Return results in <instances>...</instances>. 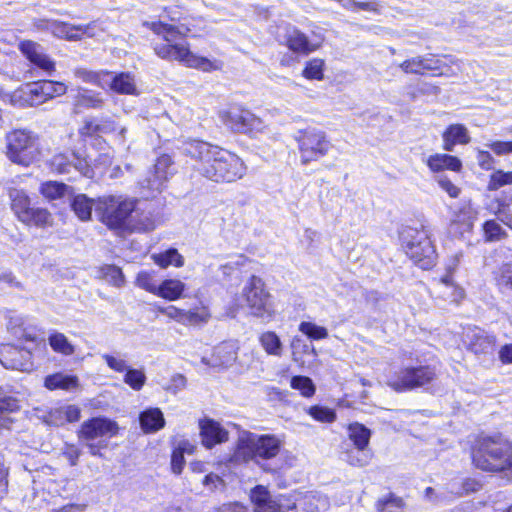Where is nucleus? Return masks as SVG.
<instances>
[{
	"instance_id": "64",
	"label": "nucleus",
	"mask_w": 512,
	"mask_h": 512,
	"mask_svg": "<svg viewBox=\"0 0 512 512\" xmlns=\"http://www.w3.org/2000/svg\"><path fill=\"white\" fill-rule=\"evenodd\" d=\"M436 182L450 197L457 198L460 194V189L454 185L446 176H437Z\"/></svg>"
},
{
	"instance_id": "3",
	"label": "nucleus",
	"mask_w": 512,
	"mask_h": 512,
	"mask_svg": "<svg viewBox=\"0 0 512 512\" xmlns=\"http://www.w3.org/2000/svg\"><path fill=\"white\" fill-rule=\"evenodd\" d=\"M472 461L483 471L507 470L512 467V444L501 434L479 436L472 449Z\"/></svg>"
},
{
	"instance_id": "33",
	"label": "nucleus",
	"mask_w": 512,
	"mask_h": 512,
	"mask_svg": "<svg viewBox=\"0 0 512 512\" xmlns=\"http://www.w3.org/2000/svg\"><path fill=\"white\" fill-rule=\"evenodd\" d=\"M186 284L178 279H166L159 284V290L156 296L168 301H174L183 296Z\"/></svg>"
},
{
	"instance_id": "13",
	"label": "nucleus",
	"mask_w": 512,
	"mask_h": 512,
	"mask_svg": "<svg viewBox=\"0 0 512 512\" xmlns=\"http://www.w3.org/2000/svg\"><path fill=\"white\" fill-rule=\"evenodd\" d=\"M435 377L434 370L429 366L406 367L395 373L388 380V385L401 392L424 386Z\"/></svg>"
},
{
	"instance_id": "56",
	"label": "nucleus",
	"mask_w": 512,
	"mask_h": 512,
	"mask_svg": "<svg viewBox=\"0 0 512 512\" xmlns=\"http://www.w3.org/2000/svg\"><path fill=\"white\" fill-rule=\"evenodd\" d=\"M291 387L299 390L304 397H311L315 393V386L312 380L306 376L292 377Z\"/></svg>"
},
{
	"instance_id": "5",
	"label": "nucleus",
	"mask_w": 512,
	"mask_h": 512,
	"mask_svg": "<svg viewBox=\"0 0 512 512\" xmlns=\"http://www.w3.org/2000/svg\"><path fill=\"white\" fill-rule=\"evenodd\" d=\"M282 445V440L276 435L248 433L239 438L235 457L244 462L254 461L265 470L272 471V468L265 467V462L274 459L280 453Z\"/></svg>"
},
{
	"instance_id": "57",
	"label": "nucleus",
	"mask_w": 512,
	"mask_h": 512,
	"mask_svg": "<svg viewBox=\"0 0 512 512\" xmlns=\"http://www.w3.org/2000/svg\"><path fill=\"white\" fill-rule=\"evenodd\" d=\"M41 85V93H44L46 101L60 96L66 92V86L61 82H54L50 80L39 81Z\"/></svg>"
},
{
	"instance_id": "24",
	"label": "nucleus",
	"mask_w": 512,
	"mask_h": 512,
	"mask_svg": "<svg viewBox=\"0 0 512 512\" xmlns=\"http://www.w3.org/2000/svg\"><path fill=\"white\" fill-rule=\"evenodd\" d=\"M299 512H325L329 508V500L317 492L297 493Z\"/></svg>"
},
{
	"instance_id": "14",
	"label": "nucleus",
	"mask_w": 512,
	"mask_h": 512,
	"mask_svg": "<svg viewBox=\"0 0 512 512\" xmlns=\"http://www.w3.org/2000/svg\"><path fill=\"white\" fill-rule=\"evenodd\" d=\"M50 166L53 171L61 174L70 173L74 170L87 178L95 176L94 168L91 167L86 158L75 152L55 154L50 160Z\"/></svg>"
},
{
	"instance_id": "2",
	"label": "nucleus",
	"mask_w": 512,
	"mask_h": 512,
	"mask_svg": "<svg viewBox=\"0 0 512 512\" xmlns=\"http://www.w3.org/2000/svg\"><path fill=\"white\" fill-rule=\"evenodd\" d=\"M160 21H146L144 26L152 30L155 34L164 38L166 43L157 44L154 47L156 54L168 60H177L183 62L186 66L191 68L200 69L204 72L219 70L222 63L218 60H211L205 57H200L182 44H172L178 37H183L193 32V29L186 23L180 25L168 24L165 16Z\"/></svg>"
},
{
	"instance_id": "52",
	"label": "nucleus",
	"mask_w": 512,
	"mask_h": 512,
	"mask_svg": "<svg viewBox=\"0 0 512 512\" xmlns=\"http://www.w3.org/2000/svg\"><path fill=\"white\" fill-rule=\"evenodd\" d=\"M324 61L322 59L314 58L306 63L303 70V76L310 80L323 79Z\"/></svg>"
},
{
	"instance_id": "29",
	"label": "nucleus",
	"mask_w": 512,
	"mask_h": 512,
	"mask_svg": "<svg viewBox=\"0 0 512 512\" xmlns=\"http://www.w3.org/2000/svg\"><path fill=\"white\" fill-rule=\"evenodd\" d=\"M44 385L49 390L61 389L70 391L79 386V380L75 375H68L59 372L46 376Z\"/></svg>"
},
{
	"instance_id": "17",
	"label": "nucleus",
	"mask_w": 512,
	"mask_h": 512,
	"mask_svg": "<svg viewBox=\"0 0 512 512\" xmlns=\"http://www.w3.org/2000/svg\"><path fill=\"white\" fill-rule=\"evenodd\" d=\"M286 46L294 53L308 55L319 48V44L311 42L308 37L294 26H288L284 36Z\"/></svg>"
},
{
	"instance_id": "44",
	"label": "nucleus",
	"mask_w": 512,
	"mask_h": 512,
	"mask_svg": "<svg viewBox=\"0 0 512 512\" xmlns=\"http://www.w3.org/2000/svg\"><path fill=\"white\" fill-rule=\"evenodd\" d=\"M22 223L35 225L37 227H46L52 224V216L48 210L44 208L33 207V209L29 211L27 220H24Z\"/></svg>"
},
{
	"instance_id": "63",
	"label": "nucleus",
	"mask_w": 512,
	"mask_h": 512,
	"mask_svg": "<svg viewBox=\"0 0 512 512\" xmlns=\"http://www.w3.org/2000/svg\"><path fill=\"white\" fill-rule=\"evenodd\" d=\"M497 283L501 288L512 291V264L505 265L501 268Z\"/></svg>"
},
{
	"instance_id": "58",
	"label": "nucleus",
	"mask_w": 512,
	"mask_h": 512,
	"mask_svg": "<svg viewBox=\"0 0 512 512\" xmlns=\"http://www.w3.org/2000/svg\"><path fill=\"white\" fill-rule=\"evenodd\" d=\"M102 272H103L104 279L108 283H110L116 287L123 286L124 275L119 267H116L114 265H108L102 269Z\"/></svg>"
},
{
	"instance_id": "12",
	"label": "nucleus",
	"mask_w": 512,
	"mask_h": 512,
	"mask_svg": "<svg viewBox=\"0 0 512 512\" xmlns=\"http://www.w3.org/2000/svg\"><path fill=\"white\" fill-rule=\"evenodd\" d=\"M297 141L303 164L324 157L332 147L325 132L314 128L300 132Z\"/></svg>"
},
{
	"instance_id": "30",
	"label": "nucleus",
	"mask_w": 512,
	"mask_h": 512,
	"mask_svg": "<svg viewBox=\"0 0 512 512\" xmlns=\"http://www.w3.org/2000/svg\"><path fill=\"white\" fill-rule=\"evenodd\" d=\"M11 208L18 220L23 222L27 220L29 211L33 209L30 206V199L23 190L13 189L10 191Z\"/></svg>"
},
{
	"instance_id": "23",
	"label": "nucleus",
	"mask_w": 512,
	"mask_h": 512,
	"mask_svg": "<svg viewBox=\"0 0 512 512\" xmlns=\"http://www.w3.org/2000/svg\"><path fill=\"white\" fill-rule=\"evenodd\" d=\"M81 410L76 405H61L50 409L45 416V421L49 425L63 426L65 423L76 422L80 419Z\"/></svg>"
},
{
	"instance_id": "27",
	"label": "nucleus",
	"mask_w": 512,
	"mask_h": 512,
	"mask_svg": "<svg viewBox=\"0 0 512 512\" xmlns=\"http://www.w3.org/2000/svg\"><path fill=\"white\" fill-rule=\"evenodd\" d=\"M426 164L434 173L444 170L460 172L462 169L461 160L458 157L449 154L436 153L431 155L428 157Z\"/></svg>"
},
{
	"instance_id": "25",
	"label": "nucleus",
	"mask_w": 512,
	"mask_h": 512,
	"mask_svg": "<svg viewBox=\"0 0 512 512\" xmlns=\"http://www.w3.org/2000/svg\"><path fill=\"white\" fill-rule=\"evenodd\" d=\"M41 88L39 81L29 84L15 92L11 99L14 103L19 102L22 106H38L46 102L44 93H41Z\"/></svg>"
},
{
	"instance_id": "4",
	"label": "nucleus",
	"mask_w": 512,
	"mask_h": 512,
	"mask_svg": "<svg viewBox=\"0 0 512 512\" xmlns=\"http://www.w3.org/2000/svg\"><path fill=\"white\" fill-rule=\"evenodd\" d=\"M429 227H404L400 239L406 255L420 268L430 269L437 260V252Z\"/></svg>"
},
{
	"instance_id": "18",
	"label": "nucleus",
	"mask_w": 512,
	"mask_h": 512,
	"mask_svg": "<svg viewBox=\"0 0 512 512\" xmlns=\"http://www.w3.org/2000/svg\"><path fill=\"white\" fill-rule=\"evenodd\" d=\"M238 347L235 342H222L214 348L211 358H202V362L212 367H228L237 359Z\"/></svg>"
},
{
	"instance_id": "20",
	"label": "nucleus",
	"mask_w": 512,
	"mask_h": 512,
	"mask_svg": "<svg viewBox=\"0 0 512 512\" xmlns=\"http://www.w3.org/2000/svg\"><path fill=\"white\" fill-rule=\"evenodd\" d=\"M199 427L202 443L208 449L228 440V432L214 420H202Z\"/></svg>"
},
{
	"instance_id": "62",
	"label": "nucleus",
	"mask_w": 512,
	"mask_h": 512,
	"mask_svg": "<svg viewBox=\"0 0 512 512\" xmlns=\"http://www.w3.org/2000/svg\"><path fill=\"white\" fill-rule=\"evenodd\" d=\"M134 221L135 222L131 225L134 230L148 232L155 228V219L150 213Z\"/></svg>"
},
{
	"instance_id": "22",
	"label": "nucleus",
	"mask_w": 512,
	"mask_h": 512,
	"mask_svg": "<svg viewBox=\"0 0 512 512\" xmlns=\"http://www.w3.org/2000/svg\"><path fill=\"white\" fill-rule=\"evenodd\" d=\"M21 52L29 59L31 63L46 72L54 70V62L43 52L40 45L33 41H23L20 43Z\"/></svg>"
},
{
	"instance_id": "53",
	"label": "nucleus",
	"mask_w": 512,
	"mask_h": 512,
	"mask_svg": "<svg viewBox=\"0 0 512 512\" xmlns=\"http://www.w3.org/2000/svg\"><path fill=\"white\" fill-rule=\"evenodd\" d=\"M299 330L313 340L325 339L328 336V331L325 327L318 326L312 322H301Z\"/></svg>"
},
{
	"instance_id": "9",
	"label": "nucleus",
	"mask_w": 512,
	"mask_h": 512,
	"mask_svg": "<svg viewBox=\"0 0 512 512\" xmlns=\"http://www.w3.org/2000/svg\"><path fill=\"white\" fill-rule=\"evenodd\" d=\"M6 141V155L15 164L29 166L40 154L38 138L28 130H14L7 134Z\"/></svg>"
},
{
	"instance_id": "35",
	"label": "nucleus",
	"mask_w": 512,
	"mask_h": 512,
	"mask_svg": "<svg viewBox=\"0 0 512 512\" xmlns=\"http://www.w3.org/2000/svg\"><path fill=\"white\" fill-rule=\"evenodd\" d=\"M151 259L161 268H167L170 265L175 267H182L184 265L183 256L179 254L178 250L175 248H170L160 253H154L151 255Z\"/></svg>"
},
{
	"instance_id": "6",
	"label": "nucleus",
	"mask_w": 512,
	"mask_h": 512,
	"mask_svg": "<svg viewBox=\"0 0 512 512\" xmlns=\"http://www.w3.org/2000/svg\"><path fill=\"white\" fill-rule=\"evenodd\" d=\"M118 424L106 417H93L84 421L78 431V438L93 456H102L108 446V439L118 434Z\"/></svg>"
},
{
	"instance_id": "19",
	"label": "nucleus",
	"mask_w": 512,
	"mask_h": 512,
	"mask_svg": "<svg viewBox=\"0 0 512 512\" xmlns=\"http://www.w3.org/2000/svg\"><path fill=\"white\" fill-rule=\"evenodd\" d=\"M30 353L12 345H5L0 352V363L6 369L24 371L30 366Z\"/></svg>"
},
{
	"instance_id": "16",
	"label": "nucleus",
	"mask_w": 512,
	"mask_h": 512,
	"mask_svg": "<svg viewBox=\"0 0 512 512\" xmlns=\"http://www.w3.org/2000/svg\"><path fill=\"white\" fill-rule=\"evenodd\" d=\"M38 27L51 31L56 37L68 40H78L83 35L93 37L96 34L94 23L74 26L64 22L42 20Z\"/></svg>"
},
{
	"instance_id": "11",
	"label": "nucleus",
	"mask_w": 512,
	"mask_h": 512,
	"mask_svg": "<svg viewBox=\"0 0 512 512\" xmlns=\"http://www.w3.org/2000/svg\"><path fill=\"white\" fill-rule=\"evenodd\" d=\"M255 512H299L297 494L280 495L273 499L264 486H256L251 491Z\"/></svg>"
},
{
	"instance_id": "61",
	"label": "nucleus",
	"mask_w": 512,
	"mask_h": 512,
	"mask_svg": "<svg viewBox=\"0 0 512 512\" xmlns=\"http://www.w3.org/2000/svg\"><path fill=\"white\" fill-rule=\"evenodd\" d=\"M446 63L443 60L436 58L434 55L423 56V69L424 71H434L437 75H443V70Z\"/></svg>"
},
{
	"instance_id": "55",
	"label": "nucleus",
	"mask_w": 512,
	"mask_h": 512,
	"mask_svg": "<svg viewBox=\"0 0 512 512\" xmlns=\"http://www.w3.org/2000/svg\"><path fill=\"white\" fill-rule=\"evenodd\" d=\"M308 413L313 419L323 423H332L336 419L334 410L320 405L311 406Z\"/></svg>"
},
{
	"instance_id": "46",
	"label": "nucleus",
	"mask_w": 512,
	"mask_h": 512,
	"mask_svg": "<svg viewBox=\"0 0 512 512\" xmlns=\"http://www.w3.org/2000/svg\"><path fill=\"white\" fill-rule=\"evenodd\" d=\"M136 286L145 291L157 295L159 285L155 279V273L149 271H141L137 274L135 280Z\"/></svg>"
},
{
	"instance_id": "51",
	"label": "nucleus",
	"mask_w": 512,
	"mask_h": 512,
	"mask_svg": "<svg viewBox=\"0 0 512 512\" xmlns=\"http://www.w3.org/2000/svg\"><path fill=\"white\" fill-rule=\"evenodd\" d=\"M512 185V171L496 170L490 175L488 189L495 191L503 186Z\"/></svg>"
},
{
	"instance_id": "40",
	"label": "nucleus",
	"mask_w": 512,
	"mask_h": 512,
	"mask_svg": "<svg viewBox=\"0 0 512 512\" xmlns=\"http://www.w3.org/2000/svg\"><path fill=\"white\" fill-rule=\"evenodd\" d=\"M172 159L168 155L160 156L153 169L151 170L155 174V186H159L161 181H167L168 177L172 174Z\"/></svg>"
},
{
	"instance_id": "36",
	"label": "nucleus",
	"mask_w": 512,
	"mask_h": 512,
	"mask_svg": "<svg viewBox=\"0 0 512 512\" xmlns=\"http://www.w3.org/2000/svg\"><path fill=\"white\" fill-rule=\"evenodd\" d=\"M74 98L76 107L98 109L101 108L104 103L100 93L82 88L77 90V94Z\"/></svg>"
},
{
	"instance_id": "37",
	"label": "nucleus",
	"mask_w": 512,
	"mask_h": 512,
	"mask_svg": "<svg viewBox=\"0 0 512 512\" xmlns=\"http://www.w3.org/2000/svg\"><path fill=\"white\" fill-rule=\"evenodd\" d=\"M97 200L90 199L84 194L77 195L72 201V209L82 221L91 218L92 209H95Z\"/></svg>"
},
{
	"instance_id": "21",
	"label": "nucleus",
	"mask_w": 512,
	"mask_h": 512,
	"mask_svg": "<svg viewBox=\"0 0 512 512\" xmlns=\"http://www.w3.org/2000/svg\"><path fill=\"white\" fill-rule=\"evenodd\" d=\"M106 87L118 94L137 95L138 89L135 76L130 72H108Z\"/></svg>"
},
{
	"instance_id": "28",
	"label": "nucleus",
	"mask_w": 512,
	"mask_h": 512,
	"mask_svg": "<svg viewBox=\"0 0 512 512\" xmlns=\"http://www.w3.org/2000/svg\"><path fill=\"white\" fill-rule=\"evenodd\" d=\"M139 420L145 433L157 432L165 425L163 413L159 408L146 409L140 414Z\"/></svg>"
},
{
	"instance_id": "41",
	"label": "nucleus",
	"mask_w": 512,
	"mask_h": 512,
	"mask_svg": "<svg viewBox=\"0 0 512 512\" xmlns=\"http://www.w3.org/2000/svg\"><path fill=\"white\" fill-rule=\"evenodd\" d=\"M75 76L86 83L95 84L101 88H106V78L108 77V71L94 72L84 68H78L74 72Z\"/></svg>"
},
{
	"instance_id": "32",
	"label": "nucleus",
	"mask_w": 512,
	"mask_h": 512,
	"mask_svg": "<svg viewBox=\"0 0 512 512\" xmlns=\"http://www.w3.org/2000/svg\"><path fill=\"white\" fill-rule=\"evenodd\" d=\"M348 437L358 450H365L370 442L371 430L365 425L353 422L347 427Z\"/></svg>"
},
{
	"instance_id": "8",
	"label": "nucleus",
	"mask_w": 512,
	"mask_h": 512,
	"mask_svg": "<svg viewBox=\"0 0 512 512\" xmlns=\"http://www.w3.org/2000/svg\"><path fill=\"white\" fill-rule=\"evenodd\" d=\"M242 297L251 315L269 322L275 315L271 294L265 287L264 281L252 275L242 289Z\"/></svg>"
},
{
	"instance_id": "42",
	"label": "nucleus",
	"mask_w": 512,
	"mask_h": 512,
	"mask_svg": "<svg viewBox=\"0 0 512 512\" xmlns=\"http://www.w3.org/2000/svg\"><path fill=\"white\" fill-rule=\"evenodd\" d=\"M48 341L51 348L57 353L70 356L75 352L74 346L63 333H52L49 336Z\"/></svg>"
},
{
	"instance_id": "60",
	"label": "nucleus",
	"mask_w": 512,
	"mask_h": 512,
	"mask_svg": "<svg viewBox=\"0 0 512 512\" xmlns=\"http://www.w3.org/2000/svg\"><path fill=\"white\" fill-rule=\"evenodd\" d=\"M400 68L405 73L423 74V56H417L405 60L403 63L400 64Z\"/></svg>"
},
{
	"instance_id": "54",
	"label": "nucleus",
	"mask_w": 512,
	"mask_h": 512,
	"mask_svg": "<svg viewBox=\"0 0 512 512\" xmlns=\"http://www.w3.org/2000/svg\"><path fill=\"white\" fill-rule=\"evenodd\" d=\"M210 316V312L206 307L185 311L183 324L197 325L201 323H206L209 320Z\"/></svg>"
},
{
	"instance_id": "39",
	"label": "nucleus",
	"mask_w": 512,
	"mask_h": 512,
	"mask_svg": "<svg viewBox=\"0 0 512 512\" xmlns=\"http://www.w3.org/2000/svg\"><path fill=\"white\" fill-rule=\"evenodd\" d=\"M259 342L267 354L277 357L282 355V342L275 332L262 333Z\"/></svg>"
},
{
	"instance_id": "10",
	"label": "nucleus",
	"mask_w": 512,
	"mask_h": 512,
	"mask_svg": "<svg viewBox=\"0 0 512 512\" xmlns=\"http://www.w3.org/2000/svg\"><path fill=\"white\" fill-rule=\"evenodd\" d=\"M219 118L228 129L237 133L256 134L264 129V123L259 117L238 106L220 111Z\"/></svg>"
},
{
	"instance_id": "50",
	"label": "nucleus",
	"mask_w": 512,
	"mask_h": 512,
	"mask_svg": "<svg viewBox=\"0 0 512 512\" xmlns=\"http://www.w3.org/2000/svg\"><path fill=\"white\" fill-rule=\"evenodd\" d=\"M372 458V453L369 449L365 450H350L346 454V461L356 467H364L370 463V460Z\"/></svg>"
},
{
	"instance_id": "43",
	"label": "nucleus",
	"mask_w": 512,
	"mask_h": 512,
	"mask_svg": "<svg viewBox=\"0 0 512 512\" xmlns=\"http://www.w3.org/2000/svg\"><path fill=\"white\" fill-rule=\"evenodd\" d=\"M68 188L69 187L64 183L48 181L41 185L40 192L45 198L49 200H56L64 197Z\"/></svg>"
},
{
	"instance_id": "15",
	"label": "nucleus",
	"mask_w": 512,
	"mask_h": 512,
	"mask_svg": "<svg viewBox=\"0 0 512 512\" xmlns=\"http://www.w3.org/2000/svg\"><path fill=\"white\" fill-rule=\"evenodd\" d=\"M458 263L459 259L456 255L447 267L448 273L440 279L434 280L433 284V293L436 297L451 303H458L464 297L463 289L457 286L452 279V272Z\"/></svg>"
},
{
	"instance_id": "34",
	"label": "nucleus",
	"mask_w": 512,
	"mask_h": 512,
	"mask_svg": "<svg viewBox=\"0 0 512 512\" xmlns=\"http://www.w3.org/2000/svg\"><path fill=\"white\" fill-rule=\"evenodd\" d=\"M496 338L484 331H478L473 335L470 341V349L475 354H492L495 347Z\"/></svg>"
},
{
	"instance_id": "47",
	"label": "nucleus",
	"mask_w": 512,
	"mask_h": 512,
	"mask_svg": "<svg viewBox=\"0 0 512 512\" xmlns=\"http://www.w3.org/2000/svg\"><path fill=\"white\" fill-rule=\"evenodd\" d=\"M146 375L143 370L135 368H127L123 381L130 388L139 391L146 383Z\"/></svg>"
},
{
	"instance_id": "26",
	"label": "nucleus",
	"mask_w": 512,
	"mask_h": 512,
	"mask_svg": "<svg viewBox=\"0 0 512 512\" xmlns=\"http://www.w3.org/2000/svg\"><path fill=\"white\" fill-rule=\"evenodd\" d=\"M443 149L448 152L454 150L457 144H468L470 136L467 128L462 124H451L443 133Z\"/></svg>"
},
{
	"instance_id": "7",
	"label": "nucleus",
	"mask_w": 512,
	"mask_h": 512,
	"mask_svg": "<svg viewBox=\"0 0 512 512\" xmlns=\"http://www.w3.org/2000/svg\"><path fill=\"white\" fill-rule=\"evenodd\" d=\"M136 201L122 195H104L99 197L95 206V213L100 221L110 229H119L126 225V221L136 212Z\"/></svg>"
},
{
	"instance_id": "48",
	"label": "nucleus",
	"mask_w": 512,
	"mask_h": 512,
	"mask_svg": "<svg viewBox=\"0 0 512 512\" xmlns=\"http://www.w3.org/2000/svg\"><path fill=\"white\" fill-rule=\"evenodd\" d=\"M404 502L402 498L390 494L388 497L381 498L376 503L378 512H399L402 510Z\"/></svg>"
},
{
	"instance_id": "49",
	"label": "nucleus",
	"mask_w": 512,
	"mask_h": 512,
	"mask_svg": "<svg viewBox=\"0 0 512 512\" xmlns=\"http://www.w3.org/2000/svg\"><path fill=\"white\" fill-rule=\"evenodd\" d=\"M486 241L494 242L507 237L506 231L495 220H488L483 224Z\"/></svg>"
},
{
	"instance_id": "59",
	"label": "nucleus",
	"mask_w": 512,
	"mask_h": 512,
	"mask_svg": "<svg viewBox=\"0 0 512 512\" xmlns=\"http://www.w3.org/2000/svg\"><path fill=\"white\" fill-rule=\"evenodd\" d=\"M187 445L188 443L186 442L179 445V447L172 453L171 468L175 474H180L183 470L185 464L184 452L188 451V449L186 448Z\"/></svg>"
},
{
	"instance_id": "45",
	"label": "nucleus",
	"mask_w": 512,
	"mask_h": 512,
	"mask_svg": "<svg viewBox=\"0 0 512 512\" xmlns=\"http://www.w3.org/2000/svg\"><path fill=\"white\" fill-rule=\"evenodd\" d=\"M167 181H161L159 186H155V174L152 171H148L145 177L139 181L141 193L145 198L153 197L155 193H160Z\"/></svg>"
},
{
	"instance_id": "38",
	"label": "nucleus",
	"mask_w": 512,
	"mask_h": 512,
	"mask_svg": "<svg viewBox=\"0 0 512 512\" xmlns=\"http://www.w3.org/2000/svg\"><path fill=\"white\" fill-rule=\"evenodd\" d=\"M117 124L111 119H102L100 121H86L81 129L83 135H94L98 133H111L117 131Z\"/></svg>"
},
{
	"instance_id": "31",
	"label": "nucleus",
	"mask_w": 512,
	"mask_h": 512,
	"mask_svg": "<svg viewBox=\"0 0 512 512\" xmlns=\"http://www.w3.org/2000/svg\"><path fill=\"white\" fill-rule=\"evenodd\" d=\"M19 401L9 395H6L0 389V428L8 429L13 420L10 414L19 410Z\"/></svg>"
},
{
	"instance_id": "1",
	"label": "nucleus",
	"mask_w": 512,
	"mask_h": 512,
	"mask_svg": "<svg viewBox=\"0 0 512 512\" xmlns=\"http://www.w3.org/2000/svg\"><path fill=\"white\" fill-rule=\"evenodd\" d=\"M183 153L195 160L193 169L215 183H232L242 179L247 166L235 153L208 142L190 139L183 143Z\"/></svg>"
}]
</instances>
